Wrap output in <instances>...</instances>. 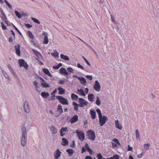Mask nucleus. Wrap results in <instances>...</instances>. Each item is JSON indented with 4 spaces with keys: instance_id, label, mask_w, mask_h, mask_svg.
I'll list each match as a JSON object with an SVG mask.
<instances>
[{
    "instance_id": "obj_1",
    "label": "nucleus",
    "mask_w": 159,
    "mask_h": 159,
    "mask_svg": "<svg viewBox=\"0 0 159 159\" xmlns=\"http://www.w3.org/2000/svg\"><path fill=\"white\" fill-rule=\"evenodd\" d=\"M22 134L21 138V145L24 147L27 144V132L26 129L25 125H23L21 128Z\"/></svg>"
},
{
    "instance_id": "obj_2",
    "label": "nucleus",
    "mask_w": 159,
    "mask_h": 159,
    "mask_svg": "<svg viewBox=\"0 0 159 159\" xmlns=\"http://www.w3.org/2000/svg\"><path fill=\"white\" fill-rule=\"evenodd\" d=\"M76 133L79 139L83 141L85 139V135L83 131L78 129L76 131Z\"/></svg>"
},
{
    "instance_id": "obj_3",
    "label": "nucleus",
    "mask_w": 159,
    "mask_h": 159,
    "mask_svg": "<svg viewBox=\"0 0 159 159\" xmlns=\"http://www.w3.org/2000/svg\"><path fill=\"white\" fill-rule=\"evenodd\" d=\"M88 138L90 140H94L95 139V135L94 131L92 130H89L87 131Z\"/></svg>"
},
{
    "instance_id": "obj_4",
    "label": "nucleus",
    "mask_w": 159,
    "mask_h": 159,
    "mask_svg": "<svg viewBox=\"0 0 159 159\" xmlns=\"http://www.w3.org/2000/svg\"><path fill=\"white\" fill-rule=\"evenodd\" d=\"M56 98L62 104L67 105H68V102L67 100L66 99L60 96H57Z\"/></svg>"
},
{
    "instance_id": "obj_5",
    "label": "nucleus",
    "mask_w": 159,
    "mask_h": 159,
    "mask_svg": "<svg viewBox=\"0 0 159 159\" xmlns=\"http://www.w3.org/2000/svg\"><path fill=\"white\" fill-rule=\"evenodd\" d=\"M79 102L80 103L79 105L81 107H83L85 106H86L88 104V102L86 101L84 99L82 98H79Z\"/></svg>"
},
{
    "instance_id": "obj_6",
    "label": "nucleus",
    "mask_w": 159,
    "mask_h": 159,
    "mask_svg": "<svg viewBox=\"0 0 159 159\" xmlns=\"http://www.w3.org/2000/svg\"><path fill=\"white\" fill-rule=\"evenodd\" d=\"M20 67H25L26 70L28 68V66L27 63L25 61L22 59H20L18 61Z\"/></svg>"
},
{
    "instance_id": "obj_7",
    "label": "nucleus",
    "mask_w": 159,
    "mask_h": 159,
    "mask_svg": "<svg viewBox=\"0 0 159 159\" xmlns=\"http://www.w3.org/2000/svg\"><path fill=\"white\" fill-rule=\"evenodd\" d=\"M99 122L100 124V125L102 126L104 125L106 121L107 120V117L105 116H102L101 117H99Z\"/></svg>"
},
{
    "instance_id": "obj_8",
    "label": "nucleus",
    "mask_w": 159,
    "mask_h": 159,
    "mask_svg": "<svg viewBox=\"0 0 159 159\" xmlns=\"http://www.w3.org/2000/svg\"><path fill=\"white\" fill-rule=\"evenodd\" d=\"M24 107L25 112L27 113H29L30 111V107L29 103L27 101H25L24 103Z\"/></svg>"
},
{
    "instance_id": "obj_9",
    "label": "nucleus",
    "mask_w": 159,
    "mask_h": 159,
    "mask_svg": "<svg viewBox=\"0 0 159 159\" xmlns=\"http://www.w3.org/2000/svg\"><path fill=\"white\" fill-rule=\"evenodd\" d=\"M100 85L97 80H96L93 85V89L97 92L99 91L100 89Z\"/></svg>"
},
{
    "instance_id": "obj_10",
    "label": "nucleus",
    "mask_w": 159,
    "mask_h": 159,
    "mask_svg": "<svg viewBox=\"0 0 159 159\" xmlns=\"http://www.w3.org/2000/svg\"><path fill=\"white\" fill-rule=\"evenodd\" d=\"M61 152H60L59 149H57L54 153V157L56 159H58L59 157L61 156Z\"/></svg>"
},
{
    "instance_id": "obj_11",
    "label": "nucleus",
    "mask_w": 159,
    "mask_h": 159,
    "mask_svg": "<svg viewBox=\"0 0 159 159\" xmlns=\"http://www.w3.org/2000/svg\"><path fill=\"white\" fill-rule=\"evenodd\" d=\"M0 11L1 12V14L2 15V16H1V18L4 20H5V22L7 24H8V22L7 20V18L5 14L3 12V10L2 9H0Z\"/></svg>"
},
{
    "instance_id": "obj_12",
    "label": "nucleus",
    "mask_w": 159,
    "mask_h": 159,
    "mask_svg": "<svg viewBox=\"0 0 159 159\" xmlns=\"http://www.w3.org/2000/svg\"><path fill=\"white\" fill-rule=\"evenodd\" d=\"M43 35L44 36L43 43L44 44H47L48 42V34L45 32H43Z\"/></svg>"
},
{
    "instance_id": "obj_13",
    "label": "nucleus",
    "mask_w": 159,
    "mask_h": 159,
    "mask_svg": "<svg viewBox=\"0 0 159 159\" xmlns=\"http://www.w3.org/2000/svg\"><path fill=\"white\" fill-rule=\"evenodd\" d=\"M49 128L53 134H55L57 133V130L54 126L52 125H51L49 126Z\"/></svg>"
},
{
    "instance_id": "obj_14",
    "label": "nucleus",
    "mask_w": 159,
    "mask_h": 159,
    "mask_svg": "<svg viewBox=\"0 0 159 159\" xmlns=\"http://www.w3.org/2000/svg\"><path fill=\"white\" fill-rule=\"evenodd\" d=\"M90 114L91 116V118L92 119H94L95 118L96 114L95 111L94 109L90 110Z\"/></svg>"
},
{
    "instance_id": "obj_15",
    "label": "nucleus",
    "mask_w": 159,
    "mask_h": 159,
    "mask_svg": "<svg viewBox=\"0 0 159 159\" xmlns=\"http://www.w3.org/2000/svg\"><path fill=\"white\" fill-rule=\"evenodd\" d=\"M78 79L80 81V83L81 84L84 85L86 84V80L85 78L82 77H78Z\"/></svg>"
},
{
    "instance_id": "obj_16",
    "label": "nucleus",
    "mask_w": 159,
    "mask_h": 159,
    "mask_svg": "<svg viewBox=\"0 0 159 159\" xmlns=\"http://www.w3.org/2000/svg\"><path fill=\"white\" fill-rule=\"evenodd\" d=\"M15 48L16 54L18 55H20V46L19 45H17L15 46Z\"/></svg>"
},
{
    "instance_id": "obj_17",
    "label": "nucleus",
    "mask_w": 159,
    "mask_h": 159,
    "mask_svg": "<svg viewBox=\"0 0 159 159\" xmlns=\"http://www.w3.org/2000/svg\"><path fill=\"white\" fill-rule=\"evenodd\" d=\"M78 116L77 115H75L70 119V122L71 123L76 122L78 120Z\"/></svg>"
},
{
    "instance_id": "obj_18",
    "label": "nucleus",
    "mask_w": 159,
    "mask_h": 159,
    "mask_svg": "<svg viewBox=\"0 0 159 159\" xmlns=\"http://www.w3.org/2000/svg\"><path fill=\"white\" fill-rule=\"evenodd\" d=\"M7 67L9 69V70L12 74H13L15 76H16V73H15L14 70L12 69L10 65L8 64L7 65Z\"/></svg>"
},
{
    "instance_id": "obj_19",
    "label": "nucleus",
    "mask_w": 159,
    "mask_h": 159,
    "mask_svg": "<svg viewBox=\"0 0 159 159\" xmlns=\"http://www.w3.org/2000/svg\"><path fill=\"white\" fill-rule=\"evenodd\" d=\"M115 126L116 127L120 129H121L122 127L121 125L119 123V121L118 120H116L115 121Z\"/></svg>"
},
{
    "instance_id": "obj_20",
    "label": "nucleus",
    "mask_w": 159,
    "mask_h": 159,
    "mask_svg": "<svg viewBox=\"0 0 159 159\" xmlns=\"http://www.w3.org/2000/svg\"><path fill=\"white\" fill-rule=\"evenodd\" d=\"M62 143L61 144L63 146H66L68 144V141L67 139L65 138H63L62 139Z\"/></svg>"
},
{
    "instance_id": "obj_21",
    "label": "nucleus",
    "mask_w": 159,
    "mask_h": 159,
    "mask_svg": "<svg viewBox=\"0 0 159 159\" xmlns=\"http://www.w3.org/2000/svg\"><path fill=\"white\" fill-rule=\"evenodd\" d=\"M43 72L47 75L50 77L52 76V75L50 73L49 70L46 68H43Z\"/></svg>"
},
{
    "instance_id": "obj_22",
    "label": "nucleus",
    "mask_w": 159,
    "mask_h": 159,
    "mask_svg": "<svg viewBox=\"0 0 159 159\" xmlns=\"http://www.w3.org/2000/svg\"><path fill=\"white\" fill-rule=\"evenodd\" d=\"M88 98L89 101L93 102L94 98V95L93 94H89L88 96Z\"/></svg>"
},
{
    "instance_id": "obj_23",
    "label": "nucleus",
    "mask_w": 159,
    "mask_h": 159,
    "mask_svg": "<svg viewBox=\"0 0 159 159\" xmlns=\"http://www.w3.org/2000/svg\"><path fill=\"white\" fill-rule=\"evenodd\" d=\"M57 111L60 113V114L63 113V111L62 108V107L61 105L59 104L58 105Z\"/></svg>"
},
{
    "instance_id": "obj_24",
    "label": "nucleus",
    "mask_w": 159,
    "mask_h": 159,
    "mask_svg": "<svg viewBox=\"0 0 159 159\" xmlns=\"http://www.w3.org/2000/svg\"><path fill=\"white\" fill-rule=\"evenodd\" d=\"M41 96L44 98H47L49 96V93L47 92H42L41 93Z\"/></svg>"
},
{
    "instance_id": "obj_25",
    "label": "nucleus",
    "mask_w": 159,
    "mask_h": 159,
    "mask_svg": "<svg viewBox=\"0 0 159 159\" xmlns=\"http://www.w3.org/2000/svg\"><path fill=\"white\" fill-rule=\"evenodd\" d=\"M61 73H63L65 74L66 75H69L68 73L66 71V69L65 68L62 67L60 70Z\"/></svg>"
},
{
    "instance_id": "obj_26",
    "label": "nucleus",
    "mask_w": 159,
    "mask_h": 159,
    "mask_svg": "<svg viewBox=\"0 0 159 159\" xmlns=\"http://www.w3.org/2000/svg\"><path fill=\"white\" fill-rule=\"evenodd\" d=\"M40 79L43 82H42L41 84L43 87H46V88L49 87V84H47L46 83L43 82L44 81V80L42 78H41Z\"/></svg>"
},
{
    "instance_id": "obj_27",
    "label": "nucleus",
    "mask_w": 159,
    "mask_h": 159,
    "mask_svg": "<svg viewBox=\"0 0 159 159\" xmlns=\"http://www.w3.org/2000/svg\"><path fill=\"white\" fill-rule=\"evenodd\" d=\"M60 57L61 58L63 59L65 61L69 60V57L66 55H65L63 54H61L60 55Z\"/></svg>"
},
{
    "instance_id": "obj_28",
    "label": "nucleus",
    "mask_w": 159,
    "mask_h": 159,
    "mask_svg": "<svg viewBox=\"0 0 159 159\" xmlns=\"http://www.w3.org/2000/svg\"><path fill=\"white\" fill-rule=\"evenodd\" d=\"M58 90L59 91V93L61 95L63 94L65 92V89L61 87L58 88Z\"/></svg>"
},
{
    "instance_id": "obj_29",
    "label": "nucleus",
    "mask_w": 159,
    "mask_h": 159,
    "mask_svg": "<svg viewBox=\"0 0 159 159\" xmlns=\"http://www.w3.org/2000/svg\"><path fill=\"white\" fill-rule=\"evenodd\" d=\"M71 98L74 100H76L78 98V96L74 93H72L71 95Z\"/></svg>"
},
{
    "instance_id": "obj_30",
    "label": "nucleus",
    "mask_w": 159,
    "mask_h": 159,
    "mask_svg": "<svg viewBox=\"0 0 159 159\" xmlns=\"http://www.w3.org/2000/svg\"><path fill=\"white\" fill-rule=\"evenodd\" d=\"M78 94L81 95H82L84 96H85V94L84 92L82 89H80L78 90Z\"/></svg>"
},
{
    "instance_id": "obj_31",
    "label": "nucleus",
    "mask_w": 159,
    "mask_h": 159,
    "mask_svg": "<svg viewBox=\"0 0 159 159\" xmlns=\"http://www.w3.org/2000/svg\"><path fill=\"white\" fill-rule=\"evenodd\" d=\"M66 151L68 153L69 155L71 156L73 154L74 152L72 149H67L66 150Z\"/></svg>"
},
{
    "instance_id": "obj_32",
    "label": "nucleus",
    "mask_w": 159,
    "mask_h": 159,
    "mask_svg": "<svg viewBox=\"0 0 159 159\" xmlns=\"http://www.w3.org/2000/svg\"><path fill=\"white\" fill-rule=\"evenodd\" d=\"M73 104L74 106V109L76 111H77L78 110V107L79 106V104H77L75 102H73Z\"/></svg>"
},
{
    "instance_id": "obj_33",
    "label": "nucleus",
    "mask_w": 159,
    "mask_h": 159,
    "mask_svg": "<svg viewBox=\"0 0 159 159\" xmlns=\"http://www.w3.org/2000/svg\"><path fill=\"white\" fill-rule=\"evenodd\" d=\"M2 71L6 78L9 80L10 79L9 75H8L7 74L4 70H2Z\"/></svg>"
},
{
    "instance_id": "obj_34",
    "label": "nucleus",
    "mask_w": 159,
    "mask_h": 159,
    "mask_svg": "<svg viewBox=\"0 0 159 159\" xmlns=\"http://www.w3.org/2000/svg\"><path fill=\"white\" fill-rule=\"evenodd\" d=\"M51 55L53 57H58V53L56 51H54V52L52 53Z\"/></svg>"
},
{
    "instance_id": "obj_35",
    "label": "nucleus",
    "mask_w": 159,
    "mask_h": 159,
    "mask_svg": "<svg viewBox=\"0 0 159 159\" xmlns=\"http://www.w3.org/2000/svg\"><path fill=\"white\" fill-rule=\"evenodd\" d=\"M136 136L137 139H139L140 138V134L138 129H137L135 131Z\"/></svg>"
},
{
    "instance_id": "obj_36",
    "label": "nucleus",
    "mask_w": 159,
    "mask_h": 159,
    "mask_svg": "<svg viewBox=\"0 0 159 159\" xmlns=\"http://www.w3.org/2000/svg\"><path fill=\"white\" fill-rule=\"evenodd\" d=\"M101 103V101L99 100L98 97L97 98V100L96 101V104L98 106H99Z\"/></svg>"
},
{
    "instance_id": "obj_37",
    "label": "nucleus",
    "mask_w": 159,
    "mask_h": 159,
    "mask_svg": "<svg viewBox=\"0 0 159 159\" xmlns=\"http://www.w3.org/2000/svg\"><path fill=\"white\" fill-rule=\"evenodd\" d=\"M150 146V144L149 143L145 144L144 145V147L145 151H146L148 149V147Z\"/></svg>"
},
{
    "instance_id": "obj_38",
    "label": "nucleus",
    "mask_w": 159,
    "mask_h": 159,
    "mask_svg": "<svg viewBox=\"0 0 159 159\" xmlns=\"http://www.w3.org/2000/svg\"><path fill=\"white\" fill-rule=\"evenodd\" d=\"M15 12L16 16L19 18H21V15L18 11H15Z\"/></svg>"
},
{
    "instance_id": "obj_39",
    "label": "nucleus",
    "mask_w": 159,
    "mask_h": 159,
    "mask_svg": "<svg viewBox=\"0 0 159 159\" xmlns=\"http://www.w3.org/2000/svg\"><path fill=\"white\" fill-rule=\"evenodd\" d=\"M96 111L98 113V115L99 117H102V114L101 113V111L100 110L98 109L96 110Z\"/></svg>"
},
{
    "instance_id": "obj_40",
    "label": "nucleus",
    "mask_w": 159,
    "mask_h": 159,
    "mask_svg": "<svg viewBox=\"0 0 159 159\" xmlns=\"http://www.w3.org/2000/svg\"><path fill=\"white\" fill-rule=\"evenodd\" d=\"M67 127H62L61 129L60 132L63 133V132L67 131L68 130H67Z\"/></svg>"
},
{
    "instance_id": "obj_41",
    "label": "nucleus",
    "mask_w": 159,
    "mask_h": 159,
    "mask_svg": "<svg viewBox=\"0 0 159 159\" xmlns=\"http://www.w3.org/2000/svg\"><path fill=\"white\" fill-rule=\"evenodd\" d=\"M34 84L36 90V91H38V89L39 88V87L38 86V83L36 81H34L33 82Z\"/></svg>"
},
{
    "instance_id": "obj_42",
    "label": "nucleus",
    "mask_w": 159,
    "mask_h": 159,
    "mask_svg": "<svg viewBox=\"0 0 159 159\" xmlns=\"http://www.w3.org/2000/svg\"><path fill=\"white\" fill-rule=\"evenodd\" d=\"M85 148L89 152L92 151V150L89 148L88 144L87 143L85 144Z\"/></svg>"
},
{
    "instance_id": "obj_43",
    "label": "nucleus",
    "mask_w": 159,
    "mask_h": 159,
    "mask_svg": "<svg viewBox=\"0 0 159 159\" xmlns=\"http://www.w3.org/2000/svg\"><path fill=\"white\" fill-rule=\"evenodd\" d=\"M119 157L118 155H115L113 156V157H111L108 159H119Z\"/></svg>"
},
{
    "instance_id": "obj_44",
    "label": "nucleus",
    "mask_w": 159,
    "mask_h": 159,
    "mask_svg": "<svg viewBox=\"0 0 159 159\" xmlns=\"http://www.w3.org/2000/svg\"><path fill=\"white\" fill-rule=\"evenodd\" d=\"M31 19L35 23H37L38 24H40V22L36 19L32 17Z\"/></svg>"
},
{
    "instance_id": "obj_45",
    "label": "nucleus",
    "mask_w": 159,
    "mask_h": 159,
    "mask_svg": "<svg viewBox=\"0 0 159 159\" xmlns=\"http://www.w3.org/2000/svg\"><path fill=\"white\" fill-rule=\"evenodd\" d=\"M97 157L98 159H102L103 157L100 153H98L97 155ZM102 159H108V158L105 159V158H104Z\"/></svg>"
},
{
    "instance_id": "obj_46",
    "label": "nucleus",
    "mask_w": 159,
    "mask_h": 159,
    "mask_svg": "<svg viewBox=\"0 0 159 159\" xmlns=\"http://www.w3.org/2000/svg\"><path fill=\"white\" fill-rule=\"evenodd\" d=\"M99 3L100 6L102 7H103L105 6L104 2L102 1V0H100Z\"/></svg>"
},
{
    "instance_id": "obj_47",
    "label": "nucleus",
    "mask_w": 159,
    "mask_h": 159,
    "mask_svg": "<svg viewBox=\"0 0 159 159\" xmlns=\"http://www.w3.org/2000/svg\"><path fill=\"white\" fill-rule=\"evenodd\" d=\"M28 33L29 34V35L31 39H34V36H33V35L31 33V32L30 31H28Z\"/></svg>"
},
{
    "instance_id": "obj_48",
    "label": "nucleus",
    "mask_w": 159,
    "mask_h": 159,
    "mask_svg": "<svg viewBox=\"0 0 159 159\" xmlns=\"http://www.w3.org/2000/svg\"><path fill=\"white\" fill-rule=\"evenodd\" d=\"M83 59L85 61L86 63H87V64L89 66H91V64L89 63V62L88 61V60H87V59L85 58L84 56H83Z\"/></svg>"
},
{
    "instance_id": "obj_49",
    "label": "nucleus",
    "mask_w": 159,
    "mask_h": 159,
    "mask_svg": "<svg viewBox=\"0 0 159 159\" xmlns=\"http://www.w3.org/2000/svg\"><path fill=\"white\" fill-rule=\"evenodd\" d=\"M4 2L8 6V7L9 8L11 9L12 8V6L10 5V4L7 2L6 0H4Z\"/></svg>"
},
{
    "instance_id": "obj_50",
    "label": "nucleus",
    "mask_w": 159,
    "mask_h": 159,
    "mask_svg": "<svg viewBox=\"0 0 159 159\" xmlns=\"http://www.w3.org/2000/svg\"><path fill=\"white\" fill-rule=\"evenodd\" d=\"M2 27L3 30H5L7 29V27L2 22H1Z\"/></svg>"
},
{
    "instance_id": "obj_51",
    "label": "nucleus",
    "mask_w": 159,
    "mask_h": 159,
    "mask_svg": "<svg viewBox=\"0 0 159 159\" xmlns=\"http://www.w3.org/2000/svg\"><path fill=\"white\" fill-rule=\"evenodd\" d=\"M112 141L116 143L117 144H118L119 145H120V143L119 142V141L117 139H113L112 140Z\"/></svg>"
},
{
    "instance_id": "obj_52",
    "label": "nucleus",
    "mask_w": 159,
    "mask_h": 159,
    "mask_svg": "<svg viewBox=\"0 0 159 159\" xmlns=\"http://www.w3.org/2000/svg\"><path fill=\"white\" fill-rule=\"evenodd\" d=\"M67 70L69 72H70L71 73H73L74 70L71 68L68 67L67 68Z\"/></svg>"
},
{
    "instance_id": "obj_53",
    "label": "nucleus",
    "mask_w": 159,
    "mask_h": 159,
    "mask_svg": "<svg viewBox=\"0 0 159 159\" xmlns=\"http://www.w3.org/2000/svg\"><path fill=\"white\" fill-rule=\"evenodd\" d=\"M15 30L18 32V33L20 35H22V34L20 31L19 30L17 29V27H16L13 24H12Z\"/></svg>"
},
{
    "instance_id": "obj_54",
    "label": "nucleus",
    "mask_w": 159,
    "mask_h": 159,
    "mask_svg": "<svg viewBox=\"0 0 159 159\" xmlns=\"http://www.w3.org/2000/svg\"><path fill=\"white\" fill-rule=\"evenodd\" d=\"M86 77L89 80H91L93 79V77L91 75H86Z\"/></svg>"
},
{
    "instance_id": "obj_55",
    "label": "nucleus",
    "mask_w": 159,
    "mask_h": 159,
    "mask_svg": "<svg viewBox=\"0 0 159 159\" xmlns=\"http://www.w3.org/2000/svg\"><path fill=\"white\" fill-rule=\"evenodd\" d=\"M77 67L82 70H84V67L81 66L80 63H78L77 64Z\"/></svg>"
},
{
    "instance_id": "obj_56",
    "label": "nucleus",
    "mask_w": 159,
    "mask_h": 159,
    "mask_svg": "<svg viewBox=\"0 0 159 159\" xmlns=\"http://www.w3.org/2000/svg\"><path fill=\"white\" fill-rule=\"evenodd\" d=\"M25 26L29 28H31L32 27V25L30 24H25Z\"/></svg>"
},
{
    "instance_id": "obj_57",
    "label": "nucleus",
    "mask_w": 159,
    "mask_h": 159,
    "mask_svg": "<svg viewBox=\"0 0 159 159\" xmlns=\"http://www.w3.org/2000/svg\"><path fill=\"white\" fill-rule=\"evenodd\" d=\"M35 54L39 58L40 57H42V55H41V54L38 52H37L36 53H35Z\"/></svg>"
},
{
    "instance_id": "obj_58",
    "label": "nucleus",
    "mask_w": 159,
    "mask_h": 159,
    "mask_svg": "<svg viewBox=\"0 0 159 159\" xmlns=\"http://www.w3.org/2000/svg\"><path fill=\"white\" fill-rule=\"evenodd\" d=\"M35 54L39 58L40 57H42V55H41V54L38 52H37L36 53H35Z\"/></svg>"
},
{
    "instance_id": "obj_59",
    "label": "nucleus",
    "mask_w": 159,
    "mask_h": 159,
    "mask_svg": "<svg viewBox=\"0 0 159 159\" xmlns=\"http://www.w3.org/2000/svg\"><path fill=\"white\" fill-rule=\"evenodd\" d=\"M111 16L112 23L115 24L116 22L114 18L113 17V16L112 15H111Z\"/></svg>"
},
{
    "instance_id": "obj_60",
    "label": "nucleus",
    "mask_w": 159,
    "mask_h": 159,
    "mask_svg": "<svg viewBox=\"0 0 159 159\" xmlns=\"http://www.w3.org/2000/svg\"><path fill=\"white\" fill-rule=\"evenodd\" d=\"M80 40L82 41L84 43H85V44L87 45L88 47L90 48H91V47L89 45V44H88L87 43H86L84 41H83L82 39H80V38H78Z\"/></svg>"
},
{
    "instance_id": "obj_61",
    "label": "nucleus",
    "mask_w": 159,
    "mask_h": 159,
    "mask_svg": "<svg viewBox=\"0 0 159 159\" xmlns=\"http://www.w3.org/2000/svg\"><path fill=\"white\" fill-rule=\"evenodd\" d=\"M57 89H55L53 91V92L52 93H51V94L52 95H53L54 96H55V95L54 94L57 93Z\"/></svg>"
},
{
    "instance_id": "obj_62",
    "label": "nucleus",
    "mask_w": 159,
    "mask_h": 159,
    "mask_svg": "<svg viewBox=\"0 0 159 159\" xmlns=\"http://www.w3.org/2000/svg\"><path fill=\"white\" fill-rule=\"evenodd\" d=\"M59 83L61 84H65V81L62 80H60Z\"/></svg>"
},
{
    "instance_id": "obj_63",
    "label": "nucleus",
    "mask_w": 159,
    "mask_h": 159,
    "mask_svg": "<svg viewBox=\"0 0 159 159\" xmlns=\"http://www.w3.org/2000/svg\"><path fill=\"white\" fill-rule=\"evenodd\" d=\"M128 148L127 150L128 151H131L133 149V148L130 146L129 145H128Z\"/></svg>"
},
{
    "instance_id": "obj_64",
    "label": "nucleus",
    "mask_w": 159,
    "mask_h": 159,
    "mask_svg": "<svg viewBox=\"0 0 159 159\" xmlns=\"http://www.w3.org/2000/svg\"><path fill=\"white\" fill-rule=\"evenodd\" d=\"M85 159H93L92 157L90 156H87L86 157Z\"/></svg>"
}]
</instances>
